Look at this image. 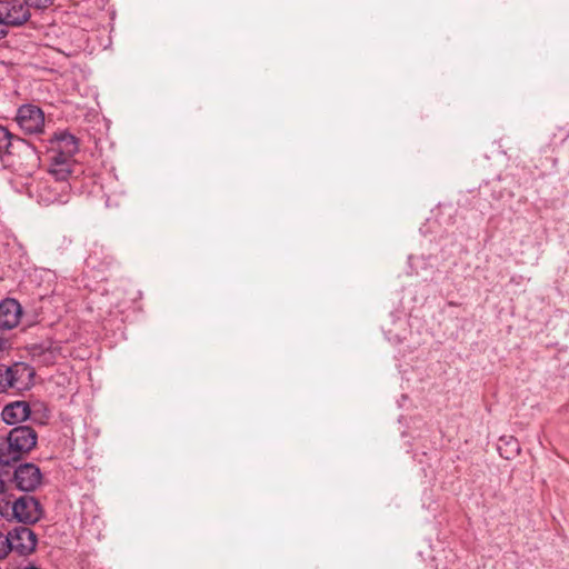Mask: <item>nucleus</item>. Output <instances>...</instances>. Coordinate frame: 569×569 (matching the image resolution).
<instances>
[{"label":"nucleus","instance_id":"f257e3e1","mask_svg":"<svg viewBox=\"0 0 569 569\" xmlns=\"http://www.w3.org/2000/svg\"><path fill=\"white\" fill-rule=\"evenodd\" d=\"M38 435L29 426L16 427L6 439H0V465L7 466L20 460L37 445Z\"/></svg>","mask_w":569,"mask_h":569},{"label":"nucleus","instance_id":"f03ea898","mask_svg":"<svg viewBox=\"0 0 569 569\" xmlns=\"http://www.w3.org/2000/svg\"><path fill=\"white\" fill-rule=\"evenodd\" d=\"M33 368L24 362H16L12 366L0 365V393L9 389L28 390L33 385Z\"/></svg>","mask_w":569,"mask_h":569},{"label":"nucleus","instance_id":"7ed1b4c3","mask_svg":"<svg viewBox=\"0 0 569 569\" xmlns=\"http://www.w3.org/2000/svg\"><path fill=\"white\" fill-rule=\"evenodd\" d=\"M31 13L24 0H0V20L10 28L23 26Z\"/></svg>","mask_w":569,"mask_h":569},{"label":"nucleus","instance_id":"20e7f679","mask_svg":"<svg viewBox=\"0 0 569 569\" xmlns=\"http://www.w3.org/2000/svg\"><path fill=\"white\" fill-rule=\"evenodd\" d=\"M16 121L26 133H41L44 128V113L38 106L23 104L17 111Z\"/></svg>","mask_w":569,"mask_h":569},{"label":"nucleus","instance_id":"39448f33","mask_svg":"<svg viewBox=\"0 0 569 569\" xmlns=\"http://www.w3.org/2000/svg\"><path fill=\"white\" fill-rule=\"evenodd\" d=\"M14 518L19 522L34 523L42 517V508L40 502L32 496H22L12 505Z\"/></svg>","mask_w":569,"mask_h":569},{"label":"nucleus","instance_id":"423d86ee","mask_svg":"<svg viewBox=\"0 0 569 569\" xmlns=\"http://www.w3.org/2000/svg\"><path fill=\"white\" fill-rule=\"evenodd\" d=\"M10 551L21 556L32 553L37 547V536L28 527H18L9 531Z\"/></svg>","mask_w":569,"mask_h":569},{"label":"nucleus","instance_id":"0eeeda50","mask_svg":"<svg viewBox=\"0 0 569 569\" xmlns=\"http://www.w3.org/2000/svg\"><path fill=\"white\" fill-rule=\"evenodd\" d=\"M42 475L33 463L20 465L13 473V481L18 489L32 491L41 483Z\"/></svg>","mask_w":569,"mask_h":569},{"label":"nucleus","instance_id":"6e6552de","mask_svg":"<svg viewBox=\"0 0 569 569\" xmlns=\"http://www.w3.org/2000/svg\"><path fill=\"white\" fill-rule=\"evenodd\" d=\"M22 307L18 300L6 298L0 301V330L9 331L18 327L22 317Z\"/></svg>","mask_w":569,"mask_h":569},{"label":"nucleus","instance_id":"1a4fd4ad","mask_svg":"<svg viewBox=\"0 0 569 569\" xmlns=\"http://www.w3.org/2000/svg\"><path fill=\"white\" fill-rule=\"evenodd\" d=\"M70 186L67 181L54 179L53 183H46L39 191V202L49 206L51 203H66Z\"/></svg>","mask_w":569,"mask_h":569},{"label":"nucleus","instance_id":"9d476101","mask_svg":"<svg viewBox=\"0 0 569 569\" xmlns=\"http://www.w3.org/2000/svg\"><path fill=\"white\" fill-rule=\"evenodd\" d=\"M74 156H64L61 152L50 149L49 173L57 180L67 181L73 171Z\"/></svg>","mask_w":569,"mask_h":569},{"label":"nucleus","instance_id":"9b49d317","mask_svg":"<svg viewBox=\"0 0 569 569\" xmlns=\"http://www.w3.org/2000/svg\"><path fill=\"white\" fill-rule=\"evenodd\" d=\"M30 413L31 410L28 402L14 401L4 406L1 416L7 425H17L26 421Z\"/></svg>","mask_w":569,"mask_h":569},{"label":"nucleus","instance_id":"f8f14e48","mask_svg":"<svg viewBox=\"0 0 569 569\" xmlns=\"http://www.w3.org/2000/svg\"><path fill=\"white\" fill-rule=\"evenodd\" d=\"M50 149L64 156H74L79 150V143L74 136L68 132H60L51 140Z\"/></svg>","mask_w":569,"mask_h":569},{"label":"nucleus","instance_id":"ddd939ff","mask_svg":"<svg viewBox=\"0 0 569 569\" xmlns=\"http://www.w3.org/2000/svg\"><path fill=\"white\" fill-rule=\"evenodd\" d=\"M32 356L38 362L44 366H51L57 361L58 357L60 356V351L57 347L40 346L33 349Z\"/></svg>","mask_w":569,"mask_h":569},{"label":"nucleus","instance_id":"4468645a","mask_svg":"<svg viewBox=\"0 0 569 569\" xmlns=\"http://www.w3.org/2000/svg\"><path fill=\"white\" fill-rule=\"evenodd\" d=\"M12 147V134L7 128L0 126V157L10 153Z\"/></svg>","mask_w":569,"mask_h":569},{"label":"nucleus","instance_id":"2eb2a0df","mask_svg":"<svg viewBox=\"0 0 569 569\" xmlns=\"http://www.w3.org/2000/svg\"><path fill=\"white\" fill-rule=\"evenodd\" d=\"M500 441L505 442L506 446L508 447V453L507 455H503L502 452L500 453L506 459H509L510 456H515V455H518L520 452L519 443H518V441L515 438H512V437H509V438L502 437V438H500Z\"/></svg>","mask_w":569,"mask_h":569},{"label":"nucleus","instance_id":"dca6fc26","mask_svg":"<svg viewBox=\"0 0 569 569\" xmlns=\"http://www.w3.org/2000/svg\"><path fill=\"white\" fill-rule=\"evenodd\" d=\"M10 552L9 533L0 531V559L6 558Z\"/></svg>","mask_w":569,"mask_h":569},{"label":"nucleus","instance_id":"f3484780","mask_svg":"<svg viewBox=\"0 0 569 569\" xmlns=\"http://www.w3.org/2000/svg\"><path fill=\"white\" fill-rule=\"evenodd\" d=\"M24 3L28 6V9H47L48 7L53 4V0H24Z\"/></svg>","mask_w":569,"mask_h":569},{"label":"nucleus","instance_id":"a211bd4d","mask_svg":"<svg viewBox=\"0 0 569 569\" xmlns=\"http://www.w3.org/2000/svg\"><path fill=\"white\" fill-rule=\"evenodd\" d=\"M9 475L7 472L0 471V499L6 500L7 499V491H8V483Z\"/></svg>","mask_w":569,"mask_h":569}]
</instances>
